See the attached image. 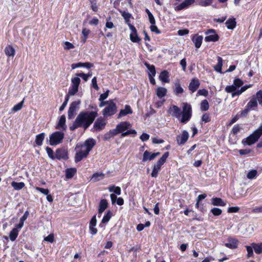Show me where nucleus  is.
Instances as JSON below:
<instances>
[{
  "instance_id": "obj_1",
  "label": "nucleus",
  "mask_w": 262,
  "mask_h": 262,
  "mask_svg": "<svg viewBox=\"0 0 262 262\" xmlns=\"http://www.w3.org/2000/svg\"><path fill=\"white\" fill-rule=\"evenodd\" d=\"M132 125L127 121H123L118 124L115 128L111 129L108 132L105 134L103 139L105 141L110 140L112 137L121 134V137L123 138L129 135H133L135 136L137 132L133 129H129Z\"/></svg>"
},
{
  "instance_id": "obj_2",
  "label": "nucleus",
  "mask_w": 262,
  "mask_h": 262,
  "mask_svg": "<svg viewBox=\"0 0 262 262\" xmlns=\"http://www.w3.org/2000/svg\"><path fill=\"white\" fill-rule=\"evenodd\" d=\"M97 116V110L95 111H85L80 113L76 119L81 127L86 129L93 122Z\"/></svg>"
},
{
  "instance_id": "obj_3",
  "label": "nucleus",
  "mask_w": 262,
  "mask_h": 262,
  "mask_svg": "<svg viewBox=\"0 0 262 262\" xmlns=\"http://www.w3.org/2000/svg\"><path fill=\"white\" fill-rule=\"evenodd\" d=\"M97 116V110L95 111H85L80 113L76 119L81 127L86 129L93 122Z\"/></svg>"
},
{
  "instance_id": "obj_4",
  "label": "nucleus",
  "mask_w": 262,
  "mask_h": 262,
  "mask_svg": "<svg viewBox=\"0 0 262 262\" xmlns=\"http://www.w3.org/2000/svg\"><path fill=\"white\" fill-rule=\"evenodd\" d=\"M262 135V124L256 129L252 134L246 138L243 139L242 143L244 145L250 146L258 141Z\"/></svg>"
},
{
  "instance_id": "obj_5",
  "label": "nucleus",
  "mask_w": 262,
  "mask_h": 262,
  "mask_svg": "<svg viewBox=\"0 0 262 262\" xmlns=\"http://www.w3.org/2000/svg\"><path fill=\"white\" fill-rule=\"evenodd\" d=\"M182 117L180 121L182 123H186L189 121L192 116V108L191 105L187 103H184L183 105V111L181 112Z\"/></svg>"
},
{
  "instance_id": "obj_6",
  "label": "nucleus",
  "mask_w": 262,
  "mask_h": 262,
  "mask_svg": "<svg viewBox=\"0 0 262 262\" xmlns=\"http://www.w3.org/2000/svg\"><path fill=\"white\" fill-rule=\"evenodd\" d=\"M76 153L75 157V161L78 162L82 160V159L86 158L89 151H88L86 148L81 144H77L75 147Z\"/></svg>"
},
{
  "instance_id": "obj_7",
  "label": "nucleus",
  "mask_w": 262,
  "mask_h": 262,
  "mask_svg": "<svg viewBox=\"0 0 262 262\" xmlns=\"http://www.w3.org/2000/svg\"><path fill=\"white\" fill-rule=\"evenodd\" d=\"M64 134L61 131H57L50 135V145H57L62 143Z\"/></svg>"
},
{
  "instance_id": "obj_8",
  "label": "nucleus",
  "mask_w": 262,
  "mask_h": 262,
  "mask_svg": "<svg viewBox=\"0 0 262 262\" xmlns=\"http://www.w3.org/2000/svg\"><path fill=\"white\" fill-rule=\"evenodd\" d=\"M117 112V106L116 104L113 102V100H111L108 104L103 110L102 115L104 116H111Z\"/></svg>"
},
{
  "instance_id": "obj_9",
  "label": "nucleus",
  "mask_w": 262,
  "mask_h": 262,
  "mask_svg": "<svg viewBox=\"0 0 262 262\" xmlns=\"http://www.w3.org/2000/svg\"><path fill=\"white\" fill-rule=\"evenodd\" d=\"M71 81L72 85L69 90L68 95L73 96L78 92L80 79L78 77H76L73 78Z\"/></svg>"
},
{
  "instance_id": "obj_10",
  "label": "nucleus",
  "mask_w": 262,
  "mask_h": 262,
  "mask_svg": "<svg viewBox=\"0 0 262 262\" xmlns=\"http://www.w3.org/2000/svg\"><path fill=\"white\" fill-rule=\"evenodd\" d=\"M206 35L205 37V41L206 42H215L219 40V36L216 33L215 30L208 29L205 32Z\"/></svg>"
},
{
  "instance_id": "obj_11",
  "label": "nucleus",
  "mask_w": 262,
  "mask_h": 262,
  "mask_svg": "<svg viewBox=\"0 0 262 262\" xmlns=\"http://www.w3.org/2000/svg\"><path fill=\"white\" fill-rule=\"evenodd\" d=\"M105 120L103 118H99L95 122L92 129L93 132L100 131L105 127Z\"/></svg>"
},
{
  "instance_id": "obj_12",
  "label": "nucleus",
  "mask_w": 262,
  "mask_h": 262,
  "mask_svg": "<svg viewBox=\"0 0 262 262\" xmlns=\"http://www.w3.org/2000/svg\"><path fill=\"white\" fill-rule=\"evenodd\" d=\"M195 2V0H185L182 3L174 7V10L179 11L183 9H188Z\"/></svg>"
},
{
  "instance_id": "obj_13",
  "label": "nucleus",
  "mask_w": 262,
  "mask_h": 262,
  "mask_svg": "<svg viewBox=\"0 0 262 262\" xmlns=\"http://www.w3.org/2000/svg\"><path fill=\"white\" fill-rule=\"evenodd\" d=\"M168 112L171 116L176 117L177 119H180L181 117V110L177 105H171L169 107Z\"/></svg>"
},
{
  "instance_id": "obj_14",
  "label": "nucleus",
  "mask_w": 262,
  "mask_h": 262,
  "mask_svg": "<svg viewBox=\"0 0 262 262\" xmlns=\"http://www.w3.org/2000/svg\"><path fill=\"white\" fill-rule=\"evenodd\" d=\"M189 138V133L186 130H183L182 134L177 136V141L179 145H183L188 140Z\"/></svg>"
},
{
  "instance_id": "obj_15",
  "label": "nucleus",
  "mask_w": 262,
  "mask_h": 262,
  "mask_svg": "<svg viewBox=\"0 0 262 262\" xmlns=\"http://www.w3.org/2000/svg\"><path fill=\"white\" fill-rule=\"evenodd\" d=\"M80 101L78 100V101H75L73 102L70 104V107H69V109L68 111L69 118H72L73 117V116H74L76 111L78 108V106L80 104Z\"/></svg>"
},
{
  "instance_id": "obj_16",
  "label": "nucleus",
  "mask_w": 262,
  "mask_h": 262,
  "mask_svg": "<svg viewBox=\"0 0 262 262\" xmlns=\"http://www.w3.org/2000/svg\"><path fill=\"white\" fill-rule=\"evenodd\" d=\"M160 153L159 152L155 153H151L149 151L146 150L143 154L142 161L145 162L147 161H151L154 160L156 157L159 156Z\"/></svg>"
},
{
  "instance_id": "obj_17",
  "label": "nucleus",
  "mask_w": 262,
  "mask_h": 262,
  "mask_svg": "<svg viewBox=\"0 0 262 262\" xmlns=\"http://www.w3.org/2000/svg\"><path fill=\"white\" fill-rule=\"evenodd\" d=\"M168 156L169 152H165L162 157L157 161L156 164L154 165V167L160 170L162 165L166 162V159L168 158Z\"/></svg>"
},
{
  "instance_id": "obj_18",
  "label": "nucleus",
  "mask_w": 262,
  "mask_h": 262,
  "mask_svg": "<svg viewBox=\"0 0 262 262\" xmlns=\"http://www.w3.org/2000/svg\"><path fill=\"white\" fill-rule=\"evenodd\" d=\"M55 156L58 159H67L68 158L67 150L63 148L58 149L56 151Z\"/></svg>"
},
{
  "instance_id": "obj_19",
  "label": "nucleus",
  "mask_w": 262,
  "mask_h": 262,
  "mask_svg": "<svg viewBox=\"0 0 262 262\" xmlns=\"http://www.w3.org/2000/svg\"><path fill=\"white\" fill-rule=\"evenodd\" d=\"M200 84L199 80L196 78H193L191 80L189 83L188 86L189 90L191 92V93H194L198 89Z\"/></svg>"
},
{
  "instance_id": "obj_20",
  "label": "nucleus",
  "mask_w": 262,
  "mask_h": 262,
  "mask_svg": "<svg viewBox=\"0 0 262 262\" xmlns=\"http://www.w3.org/2000/svg\"><path fill=\"white\" fill-rule=\"evenodd\" d=\"M133 113L132 110L130 106L128 105H126L125 106L124 109L121 110L118 115V118H121L123 116H125L128 114H132Z\"/></svg>"
},
{
  "instance_id": "obj_21",
  "label": "nucleus",
  "mask_w": 262,
  "mask_h": 262,
  "mask_svg": "<svg viewBox=\"0 0 262 262\" xmlns=\"http://www.w3.org/2000/svg\"><path fill=\"white\" fill-rule=\"evenodd\" d=\"M96 144V142L94 139L92 138H90L86 140L84 144H81L83 146H85L86 148V149L88 150V151L89 152L91 150V149L93 148V147L94 146V145Z\"/></svg>"
},
{
  "instance_id": "obj_22",
  "label": "nucleus",
  "mask_w": 262,
  "mask_h": 262,
  "mask_svg": "<svg viewBox=\"0 0 262 262\" xmlns=\"http://www.w3.org/2000/svg\"><path fill=\"white\" fill-rule=\"evenodd\" d=\"M108 203L106 200L102 199L100 201L99 205L98 213L99 217L101 216L102 212L107 208Z\"/></svg>"
},
{
  "instance_id": "obj_23",
  "label": "nucleus",
  "mask_w": 262,
  "mask_h": 262,
  "mask_svg": "<svg viewBox=\"0 0 262 262\" xmlns=\"http://www.w3.org/2000/svg\"><path fill=\"white\" fill-rule=\"evenodd\" d=\"M4 52L7 57H13L15 54V50L11 45H8L5 47Z\"/></svg>"
},
{
  "instance_id": "obj_24",
  "label": "nucleus",
  "mask_w": 262,
  "mask_h": 262,
  "mask_svg": "<svg viewBox=\"0 0 262 262\" xmlns=\"http://www.w3.org/2000/svg\"><path fill=\"white\" fill-rule=\"evenodd\" d=\"M238 240L235 238H229L228 242L225 244V246L230 249H234L237 248Z\"/></svg>"
},
{
  "instance_id": "obj_25",
  "label": "nucleus",
  "mask_w": 262,
  "mask_h": 262,
  "mask_svg": "<svg viewBox=\"0 0 262 262\" xmlns=\"http://www.w3.org/2000/svg\"><path fill=\"white\" fill-rule=\"evenodd\" d=\"M159 79L164 83H168L169 82V73L164 70L160 73L159 75Z\"/></svg>"
},
{
  "instance_id": "obj_26",
  "label": "nucleus",
  "mask_w": 262,
  "mask_h": 262,
  "mask_svg": "<svg viewBox=\"0 0 262 262\" xmlns=\"http://www.w3.org/2000/svg\"><path fill=\"white\" fill-rule=\"evenodd\" d=\"M203 38V37L202 35H194L192 37V40L194 43L196 48L198 49L200 48L202 43Z\"/></svg>"
},
{
  "instance_id": "obj_27",
  "label": "nucleus",
  "mask_w": 262,
  "mask_h": 262,
  "mask_svg": "<svg viewBox=\"0 0 262 262\" xmlns=\"http://www.w3.org/2000/svg\"><path fill=\"white\" fill-rule=\"evenodd\" d=\"M56 129H62L66 130L67 126L66 125V117L64 116H61L60 119L56 126Z\"/></svg>"
},
{
  "instance_id": "obj_28",
  "label": "nucleus",
  "mask_w": 262,
  "mask_h": 262,
  "mask_svg": "<svg viewBox=\"0 0 262 262\" xmlns=\"http://www.w3.org/2000/svg\"><path fill=\"white\" fill-rule=\"evenodd\" d=\"M225 24L228 29L233 30L236 26V22L235 18L232 17L227 19Z\"/></svg>"
},
{
  "instance_id": "obj_29",
  "label": "nucleus",
  "mask_w": 262,
  "mask_h": 262,
  "mask_svg": "<svg viewBox=\"0 0 262 262\" xmlns=\"http://www.w3.org/2000/svg\"><path fill=\"white\" fill-rule=\"evenodd\" d=\"M167 92V90L166 88L158 87L156 90V95L160 99H161L166 96Z\"/></svg>"
},
{
  "instance_id": "obj_30",
  "label": "nucleus",
  "mask_w": 262,
  "mask_h": 262,
  "mask_svg": "<svg viewBox=\"0 0 262 262\" xmlns=\"http://www.w3.org/2000/svg\"><path fill=\"white\" fill-rule=\"evenodd\" d=\"M144 64L148 70V76H155L156 73L155 67L154 65L149 64L147 62H145Z\"/></svg>"
},
{
  "instance_id": "obj_31",
  "label": "nucleus",
  "mask_w": 262,
  "mask_h": 262,
  "mask_svg": "<svg viewBox=\"0 0 262 262\" xmlns=\"http://www.w3.org/2000/svg\"><path fill=\"white\" fill-rule=\"evenodd\" d=\"M246 106L250 110H254L257 106V102L256 98L254 96L252 97V98L247 103Z\"/></svg>"
},
{
  "instance_id": "obj_32",
  "label": "nucleus",
  "mask_w": 262,
  "mask_h": 262,
  "mask_svg": "<svg viewBox=\"0 0 262 262\" xmlns=\"http://www.w3.org/2000/svg\"><path fill=\"white\" fill-rule=\"evenodd\" d=\"M104 174L102 172H95L91 178V180L94 182H98L104 178Z\"/></svg>"
},
{
  "instance_id": "obj_33",
  "label": "nucleus",
  "mask_w": 262,
  "mask_h": 262,
  "mask_svg": "<svg viewBox=\"0 0 262 262\" xmlns=\"http://www.w3.org/2000/svg\"><path fill=\"white\" fill-rule=\"evenodd\" d=\"M211 203L214 206H225L226 204L219 198H213L211 199Z\"/></svg>"
},
{
  "instance_id": "obj_34",
  "label": "nucleus",
  "mask_w": 262,
  "mask_h": 262,
  "mask_svg": "<svg viewBox=\"0 0 262 262\" xmlns=\"http://www.w3.org/2000/svg\"><path fill=\"white\" fill-rule=\"evenodd\" d=\"M11 186L15 190H19L25 187V184L24 182H16L13 181L11 183Z\"/></svg>"
},
{
  "instance_id": "obj_35",
  "label": "nucleus",
  "mask_w": 262,
  "mask_h": 262,
  "mask_svg": "<svg viewBox=\"0 0 262 262\" xmlns=\"http://www.w3.org/2000/svg\"><path fill=\"white\" fill-rule=\"evenodd\" d=\"M251 245L252 247H253V249L256 254L262 253V243L259 244L253 243L251 244Z\"/></svg>"
},
{
  "instance_id": "obj_36",
  "label": "nucleus",
  "mask_w": 262,
  "mask_h": 262,
  "mask_svg": "<svg viewBox=\"0 0 262 262\" xmlns=\"http://www.w3.org/2000/svg\"><path fill=\"white\" fill-rule=\"evenodd\" d=\"M76 172V169L74 168H68L66 170V177L68 179H71Z\"/></svg>"
},
{
  "instance_id": "obj_37",
  "label": "nucleus",
  "mask_w": 262,
  "mask_h": 262,
  "mask_svg": "<svg viewBox=\"0 0 262 262\" xmlns=\"http://www.w3.org/2000/svg\"><path fill=\"white\" fill-rule=\"evenodd\" d=\"M174 92L176 95H178L180 94H182L184 92V90L182 87L181 86L179 81H177L174 83Z\"/></svg>"
},
{
  "instance_id": "obj_38",
  "label": "nucleus",
  "mask_w": 262,
  "mask_h": 262,
  "mask_svg": "<svg viewBox=\"0 0 262 262\" xmlns=\"http://www.w3.org/2000/svg\"><path fill=\"white\" fill-rule=\"evenodd\" d=\"M18 235V230L14 228L9 233V238L11 241H14Z\"/></svg>"
},
{
  "instance_id": "obj_39",
  "label": "nucleus",
  "mask_w": 262,
  "mask_h": 262,
  "mask_svg": "<svg viewBox=\"0 0 262 262\" xmlns=\"http://www.w3.org/2000/svg\"><path fill=\"white\" fill-rule=\"evenodd\" d=\"M108 191L111 192H114L117 195H120L121 193V190L120 187L116 186L115 185L110 186L108 188Z\"/></svg>"
},
{
  "instance_id": "obj_40",
  "label": "nucleus",
  "mask_w": 262,
  "mask_h": 262,
  "mask_svg": "<svg viewBox=\"0 0 262 262\" xmlns=\"http://www.w3.org/2000/svg\"><path fill=\"white\" fill-rule=\"evenodd\" d=\"M217 63L214 67L215 71L219 73H222V67L223 66V59L221 57H217Z\"/></svg>"
},
{
  "instance_id": "obj_41",
  "label": "nucleus",
  "mask_w": 262,
  "mask_h": 262,
  "mask_svg": "<svg viewBox=\"0 0 262 262\" xmlns=\"http://www.w3.org/2000/svg\"><path fill=\"white\" fill-rule=\"evenodd\" d=\"M45 138V134L41 133L37 135L35 138V143L38 146H40L42 144L43 140Z\"/></svg>"
},
{
  "instance_id": "obj_42",
  "label": "nucleus",
  "mask_w": 262,
  "mask_h": 262,
  "mask_svg": "<svg viewBox=\"0 0 262 262\" xmlns=\"http://www.w3.org/2000/svg\"><path fill=\"white\" fill-rule=\"evenodd\" d=\"M111 217H112V213H111V211H108L107 212L106 214H105L104 215V216L103 217L102 221H101V223L100 224V226H101L102 224L107 223L111 219Z\"/></svg>"
},
{
  "instance_id": "obj_43",
  "label": "nucleus",
  "mask_w": 262,
  "mask_h": 262,
  "mask_svg": "<svg viewBox=\"0 0 262 262\" xmlns=\"http://www.w3.org/2000/svg\"><path fill=\"white\" fill-rule=\"evenodd\" d=\"M209 107V103L207 100H203L201 103L200 108L202 111H207Z\"/></svg>"
},
{
  "instance_id": "obj_44",
  "label": "nucleus",
  "mask_w": 262,
  "mask_h": 262,
  "mask_svg": "<svg viewBox=\"0 0 262 262\" xmlns=\"http://www.w3.org/2000/svg\"><path fill=\"white\" fill-rule=\"evenodd\" d=\"M25 98L23 99V100L17 103V104L15 105L12 108V111L13 112H17L21 109L23 107L24 103Z\"/></svg>"
},
{
  "instance_id": "obj_45",
  "label": "nucleus",
  "mask_w": 262,
  "mask_h": 262,
  "mask_svg": "<svg viewBox=\"0 0 262 262\" xmlns=\"http://www.w3.org/2000/svg\"><path fill=\"white\" fill-rule=\"evenodd\" d=\"M257 174V171L255 169H252L250 170L247 174V177L248 179L252 180L256 177Z\"/></svg>"
},
{
  "instance_id": "obj_46",
  "label": "nucleus",
  "mask_w": 262,
  "mask_h": 262,
  "mask_svg": "<svg viewBox=\"0 0 262 262\" xmlns=\"http://www.w3.org/2000/svg\"><path fill=\"white\" fill-rule=\"evenodd\" d=\"M130 39L132 41L134 42H139L140 41V38L137 35V32L130 33Z\"/></svg>"
},
{
  "instance_id": "obj_47",
  "label": "nucleus",
  "mask_w": 262,
  "mask_h": 262,
  "mask_svg": "<svg viewBox=\"0 0 262 262\" xmlns=\"http://www.w3.org/2000/svg\"><path fill=\"white\" fill-rule=\"evenodd\" d=\"M119 12H120V14H121L122 16L124 19V20H126L127 19H130V18L133 19V17L132 14L130 13H129V12H128L127 11L120 10Z\"/></svg>"
},
{
  "instance_id": "obj_48",
  "label": "nucleus",
  "mask_w": 262,
  "mask_h": 262,
  "mask_svg": "<svg viewBox=\"0 0 262 262\" xmlns=\"http://www.w3.org/2000/svg\"><path fill=\"white\" fill-rule=\"evenodd\" d=\"M111 17L110 16L107 18L104 30H106V29H112L114 28V25L113 23L111 21Z\"/></svg>"
},
{
  "instance_id": "obj_49",
  "label": "nucleus",
  "mask_w": 262,
  "mask_h": 262,
  "mask_svg": "<svg viewBox=\"0 0 262 262\" xmlns=\"http://www.w3.org/2000/svg\"><path fill=\"white\" fill-rule=\"evenodd\" d=\"M246 248L247 251V257L250 258L253 256V247H252V246L251 245V246H246Z\"/></svg>"
},
{
  "instance_id": "obj_50",
  "label": "nucleus",
  "mask_w": 262,
  "mask_h": 262,
  "mask_svg": "<svg viewBox=\"0 0 262 262\" xmlns=\"http://www.w3.org/2000/svg\"><path fill=\"white\" fill-rule=\"evenodd\" d=\"M236 90L237 88L233 84L231 85H227L225 88V91L228 93H234Z\"/></svg>"
},
{
  "instance_id": "obj_51",
  "label": "nucleus",
  "mask_w": 262,
  "mask_h": 262,
  "mask_svg": "<svg viewBox=\"0 0 262 262\" xmlns=\"http://www.w3.org/2000/svg\"><path fill=\"white\" fill-rule=\"evenodd\" d=\"M255 98H256L259 104L262 106V90H259L256 93Z\"/></svg>"
},
{
  "instance_id": "obj_52",
  "label": "nucleus",
  "mask_w": 262,
  "mask_h": 262,
  "mask_svg": "<svg viewBox=\"0 0 262 262\" xmlns=\"http://www.w3.org/2000/svg\"><path fill=\"white\" fill-rule=\"evenodd\" d=\"M235 86L238 89L239 88V87H241V86L243 85V82L242 80H241L239 78H236L233 81V83Z\"/></svg>"
},
{
  "instance_id": "obj_53",
  "label": "nucleus",
  "mask_w": 262,
  "mask_h": 262,
  "mask_svg": "<svg viewBox=\"0 0 262 262\" xmlns=\"http://www.w3.org/2000/svg\"><path fill=\"white\" fill-rule=\"evenodd\" d=\"M212 213L215 216H219L222 214V211L218 208H213L211 210Z\"/></svg>"
},
{
  "instance_id": "obj_54",
  "label": "nucleus",
  "mask_w": 262,
  "mask_h": 262,
  "mask_svg": "<svg viewBox=\"0 0 262 262\" xmlns=\"http://www.w3.org/2000/svg\"><path fill=\"white\" fill-rule=\"evenodd\" d=\"M212 3V0H202L200 3V5L203 7H206L210 5Z\"/></svg>"
},
{
  "instance_id": "obj_55",
  "label": "nucleus",
  "mask_w": 262,
  "mask_h": 262,
  "mask_svg": "<svg viewBox=\"0 0 262 262\" xmlns=\"http://www.w3.org/2000/svg\"><path fill=\"white\" fill-rule=\"evenodd\" d=\"M207 196V195L206 194H200L197 198V202L195 204V207L198 208H199V202L201 200L204 199Z\"/></svg>"
},
{
  "instance_id": "obj_56",
  "label": "nucleus",
  "mask_w": 262,
  "mask_h": 262,
  "mask_svg": "<svg viewBox=\"0 0 262 262\" xmlns=\"http://www.w3.org/2000/svg\"><path fill=\"white\" fill-rule=\"evenodd\" d=\"M74 48V46L69 41L64 42V49L65 50H70Z\"/></svg>"
},
{
  "instance_id": "obj_57",
  "label": "nucleus",
  "mask_w": 262,
  "mask_h": 262,
  "mask_svg": "<svg viewBox=\"0 0 262 262\" xmlns=\"http://www.w3.org/2000/svg\"><path fill=\"white\" fill-rule=\"evenodd\" d=\"M90 33V30L86 29L85 28L83 29L82 31V34L84 36V38L83 39V42L84 43L86 41V39L88 37L89 34Z\"/></svg>"
},
{
  "instance_id": "obj_58",
  "label": "nucleus",
  "mask_w": 262,
  "mask_h": 262,
  "mask_svg": "<svg viewBox=\"0 0 262 262\" xmlns=\"http://www.w3.org/2000/svg\"><path fill=\"white\" fill-rule=\"evenodd\" d=\"M241 130V128L238 125H235L232 127L231 133L233 135H236Z\"/></svg>"
},
{
  "instance_id": "obj_59",
  "label": "nucleus",
  "mask_w": 262,
  "mask_h": 262,
  "mask_svg": "<svg viewBox=\"0 0 262 262\" xmlns=\"http://www.w3.org/2000/svg\"><path fill=\"white\" fill-rule=\"evenodd\" d=\"M202 120L205 123L210 121L211 119L209 115L207 113L203 114L202 117Z\"/></svg>"
},
{
  "instance_id": "obj_60",
  "label": "nucleus",
  "mask_w": 262,
  "mask_h": 262,
  "mask_svg": "<svg viewBox=\"0 0 262 262\" xmlns=\"http://www.w3.org/2000/svg\"><path fill=\"white\" fill-rule=\"evenodd\" d=\"M150 29L152 32H155L156 34H159L161 33L160 31L158 29L155 24H151Z\"/></svg>"
},
{
  "instance_id": "obj_61",
  "label": "nucleus",
  "mask_w": 262,
  "mask_h": 262,
  "mask_svg": "<svg viewBox=\"0 0 262 262\" xmlns=\"http://www.w3.org/2000/svg\"><path fill=\"white\" fill-rule=\"evenodd\" d=\"M81 127L80 124L78 123V122L77 121L76 119H75L74 122L73 123V125L70 127V129L71 130H74L76 128L78 127Z\"/></svg>"
},
{
  "instance_id": "obj_62",
  "label": "nucleus",
  "mask_w": 262,
  "mask_h": 262,
  "mask_svg": "<svg viewBox=\"0 0 262 262\" xmlns=\"http://www.w3.org/2000/svg\"><path fill=\"white\" fill-rule=\"evenodd\" d=\"M35 188L36 190L40 192L41 193L44 194L45 195H46L49 193V190L48 189H45L39 187H36Z\"/></svg>"
},
{
  "instance_id": "obj_63",
  "label": "nucleus",
  "mask_w": 262,
  "mask_h": 262,
  "mask_svg": "<svg viewBox=\"0 0 262 262\" xmlns=\"http://www.w3.org/2000/svg\"><path fill=\"white\" fill-rule=\"evenodd\" d=\"M250 110L249 108L246 106V108L240 112L239 116L241 117H246L249 112Z\"/></svg>"
},
{
  "instance_id": "obj_64",
  "label": "nucleus",
  "mask_w": 262,
  "mask_h": 262,
  "mask_svg": "<svg viewBox=\"0 0 262 262\" xmlns=\"http://www.w3.org/2000/svg\"><path fill=\"white\" fill-rule=\"evenodd\" d=\"M252 212L254 213H262V205L253 208Z\"/></svg>"
}]
</instances>
